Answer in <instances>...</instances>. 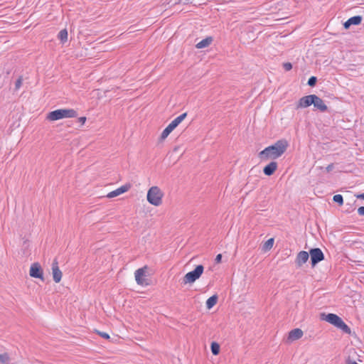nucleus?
Listing matches in <instances>:
<instances>
[{
    "instance_id": "14",
    "label": "nucleus",
    "mask_w": 364,
    "mask_h": 364,
    "mask_svg": "<svg viewBox=\"0 0 364 364\" xmlns=\"http://www.w3.org/2000/svg\"><path fill=\"white\" fill-rule=\"evenodd\" d=\"M363 17L361 16H354L348 18L344 23L343 27L345 29L350 28V26H358L361 23Z\"/></svg>"
},
{
    "instance_id": "21",
    "label": "nucleus",
    "mask_w": 364,
    "mask_h": 364,
    "mask_svg": "<svg viewBox=\"0 0 364 364\" xmlns=\"http://www.w3.org/2000/svg\"><path fill=\"white\" fill-rule=\"evenodd\" d=\"M58 36L63 43H65L68 41V31L65 28L61 30Z\"/></svg>"
},
{
    "instance_id": "30",
    "label": "nucleus",
    "mask_w": 364,
    "mask_h": 364,
    "mask_svg": "<svg viewBox=\"0 0 364 364\" xmlns=\"http://www.w3.org/2000/svg\"><path fill=\"white\" fill-rule=\"evenodd\" d=\"M221 259H222V255L221 254H218L215 259V261L216 263H220L221 262Z\"/></svg>"
},
{
    "instance_id": "3",
    "label": "nucleus",
    "mask_w": 364,
    "mask_h": 364,
    "mask_svg": "<svg viewBox=\"0 0 364 364\" xmlns=\"http://www.w3.org/2000/svg\"><path fill=\"white\" fill-rule=\"evenodd\" d=\"M77 115V112L73 109H59L49 112L47 119L56 121L64 118L75 117Z\"/></svg>"
},
{
    "instance_id": "5",
    "label": "nucleus",
    "mask_w": 364,
    "mask_h": 364,
    "mask_svg": "<svg viewBox=\"0 0 364 364\" xmlns=\"http://www.w3.org/2000/svg\"><path fill=\"white\" fill-rule=\"evenodd\" d=\"M204 271V267L202 264L197 265L196 268L185 274L183 279V283L192 284L198 279Z\"/></svg>"
},
{
    "instance_id": "34",
    "label": "nucleus",
    "mask_w": 364,
    "mask_h": 364,
    "mask_svg": "<svg viewBox=\"0 0 364 364\" xmlns=\"http://www.w3.org/2000/svg\"><path fill=\"white\" fill-rule=\"evenodd\" d=\"M356 197L358 198H360V199L364 200V193L358 194V195L356 196Z\"/></svg>"
},
{
    "instance_id": "7",
    "label": "nucleus",
    "mask_w": 364,
    "mask_h": 364,
    "mask_svg": "<svg viewBox=\"0 0 364 364\" xmlns=\"http://www.w3.org/2000/svg\"><path fill=\"white\" fill-rule=\"evenodd\" d=\"M311 263L312 267H315L318 262L324 259V255L320 248H312L309 250Z\"/></svg>"
},
{
    "instance_id": "2",
    "label": "nucleus",
    "mask_w": 364,
    "mask_h": 364,
    "mask_svg": "<svg viewBox=\"0 0 364 364\" xmlns=\"http://www.w3.org/2000/svg\"><path fill=\"white\" fill-rule=\"evenodd\" d=\"M321 316L322 319L341 329L343 332L347 334L351 333L350 327L338 315L335 314H328L326 315L323 314Z\"/></svg>"
},
{
    "instance_id": "25",
    "label": "nucleus",
    "mask_w": 364,
    "mask_h": 364,
    "mask_svg": "<svg viewBox=\"0 0 364 364\" xmlns=\"http://www.w3.org/2000/svg\"><path fill=\"white\" fill-rule=\"evenodd\" d=\"M316 82L317 78L315 76H311V77L309 78L307 84L310 87H314L316 84Z\"/></svg>"
},
{
    "instance_id": "19",
    "label": "nucleus",
    "mask_w": 364,
    "mask_h": 364,
    "mask_svg": "<svg viewBox=\"0 0 364 364\" xmlns=\"http://www.w3.org/2000/svg\"><path fill=\"white\" fill-rule=\"evenodd\" d=\"M217 301H218V296L215 294L211 296L206 301V308L208 309H212L216 304Z\"/></svg>"
},
{
    "instance_id": "28",
    "label": "nucleus",
    "mask_w": 364,
    "mask_h": 364,
    "mask_svg": "<svg viewBox=\"0 0 364 364\" xmlns=\"http://www.w3.org/2000/svg\"><path fill=\"white\" fill-rule=\"evenodd\" d=\"M283 68L285 70L289 71L292 69V65L291 63H285L283 64Z\"/></svg>"
},
{
    "instance_id": "6",
    "label": "nucleus",
    "mask_w": 364,
    "mask_h": 364,
    "mask_svg": "<svg viewBox=\"0 0 364 364\" xmlns=\"http://www.w3.org/2000/svg\"><path fill=\"white\" fill-rule=\"evenodd\" d=\"M187 113L184 112L180 116L174 119L162 132L161 134V139H165L170 133L178 127V125L186 117Z\"/></svg>"
},
{
    "instance_id": "17",
    "label": "nucleus",
    "mask_w": 364,
    "mask_h": 364,
    "mask_svg": "<svg viewBox=\"0 0 364 364\" xmlns=\"http://www.w3.org/2000/svg\"><path fill=\"white\" fill-rule=\"evenodd\" d=\"M303 336V331L300 328H294L289 331L287 340L294 341L301 338Z\"/></svg>"
},
{
    "instance_id": "27",
    "label": "nucleus",
    "mask_w": 364,
    "mask_h": 364,
    "mask_svg": "<svg viewBox=\"0 0 364 364\" xmlns=\"http://www.w3.org/2000/svg\"><path fill=\"white\" fill-rule=\"evenodd\" d=\"M22 81H23V79H22V77L20 76L16 81L15 82V89L16 90H18L21 85H22Z\"/></svg>"
},
{
    "instance_id": "11",
    "label": "nucleus",
    "mask_w": 364,
    "mask_h": 364,
    "mask_svg": "<svg viewBox=\"0 0 364 364\" xmlns=\"http://www.w3.org/2000/svg\"><path fill=\"white\" fill-rule=\"evenodd\" d=\"M52 274L54 282L55 283L60 282L63 274L60 269H59L58 262L56 259H55L52 263Z\"/></svg>"
},
{
    "instance_id": "24",
    "label": "nucleus",
    "mask_w": 364,
    "mask_h": 364,
    "mask_svg": "<svg viewBox=\"0 0 364 364\" xmlns=\"http://www.w3.org/2000/svg\"><path fill=\"white\" fill-rule=\"evenodd\" d=\"M9 356L7 353L0 354V363L2 364L7 363L9 361Z\"/></svg>"
},
{
    "instance_id": "16",
    "label": "nucleus",
    "mask_w": 364,
    "mask_h": 364,
    "mask_svg": "<svg viewBox=\"0 0 364 364\" xmlns=\"http://www.w3.org/2000/svg\"><path fill=\"white\" fill-rule=\"evenodd\" d=\"M277 167L278 164L276 161H271L269 164L264 167L263 173L264 175L270 176L274 174V173L277 169Z\"/></svg>"
},
{
    "instance_id": "18",
    "label": "nucleus",
    "mask_w": 364,
    "mask_h": 364,
    "mask_svg": "<svg viewBox=\"0 0 364 364\" xmlns=\"http://www.w3.org/2000/svg\"><path fill=\"white\" fill-rule=\"evenodd\" d=\"M213 40V39L212 37L208 36V37L205 38V39H203L202 41H200L199 43H198L196 46L197 48H206L212 43Z\"/></svg>"
},
{
    "instance_id": "32",
    "label": "nucleus",
    "mask_w": 364,
    "mask_h": 364,
    "mask_svg": "<svg viewBox=\"0 0 364 364\" xmlns=\"http://www.w3.org/2000/svg\"><path fill=\"white\" fill-rule=\"evenodd\" d=\"M346 364H358L357 362H355V360H350V358H348L346 361Z\"/></svg>"
},
{
    "instance_id": "13",
    "label": "nucleus",
    "mask_w": 364,
    "mask_h": 364,
    "mask_svg": "<svg viewBox=\"0 0 364 364\" xmlns=\"http://www.w3.org/2000/svg\"><path fill=\"white\" fill-rule=\"evenodd\" d=\"M130 188H131V184H129V183L124 184V185L122 186L121 187L117 188L116 190L109 192L107 194V197L111 198L118 196L120 194H122V193L128 191L130 189Z\"/></svg>"
},
{
    "instance_id": "26",
    "label": "nucleus",
    "mask_w": 364,
    "mask_h": 364,
    "mask_svg": "<svg viewBox=\"0 0 364 364\" xmlns=\"http://www.w3.org/2000/svg\"><path fill=\"white\" fill-rule=\"evenodd\" d=\"M95 332L103 338H105L107 340L110 338L109 335L106 332L100 331L98 330H95Z\"/></svg>"
},
{
    "instance_id": "8",
    "label": "nucleus",
    "mask_w": 364,
    "mask_h": 364,
    "mask_svg": "<svg viewBox=\"0 0 364 364\" xmlns=\"http://www.w3.org/2000/svg\"><path fill=\"white\" fill-rule=\"evenodd\" d=\"M29 274L31 277L41 279V280H43V269L38 262H35L31 264Z\"/></svg>"
},
{
    "instance_id": "12",
    "label": "nucleus",
    "mask_w": 364,
    "mask_h": 364,
    "mask_svg": "<svg viewBox=\"0 0 364 364\" xmlns=\"http://www.w3.org/2000/svg\"><path fill=\"white\" fill-rule=\"evenodd\" d=\"M309 258V252L306 251H301L297 254L296 257L295 263L297 267H301L305 264Z\"/></svg>"
},
{
    "instance_id": "1",
    "label": "nucleus",
    "mask_w": 364,
    "mask_h": 364,
    "mask_svg": "<svg viewBox=\"0 0 364 364\" xmlns=\"http://www.w3.org/2000/svg\"><path fill=\"white\" fill-rule=\"evenodd\" d=\"M288 145V141L286 139L278 140L274 144L269 146L261 151L259 153L258 156L261 161H267L269 159H277L286 151Z\"/></svg>"
},
{
    "instance_id": "29",
    "label": "nucleus",
    "mask_w": 364,
    "mask_h": 364,
    "mask_svg": "<svg viewBox=\"0 0 364 364\" xmlns=\"http://www.w3.org/2000/svg\"><path fill=\"white\" fill-rule=\"evenodd\" d=\"M358 213L360 215H364V206H361L358 209Z\"/></svg>"
},
{
    "instance_id": "9",
    "label": "nucleus",
    "mask_w": 364,
    "mask_h": 364,
    "mask_svg": "<svg viewBox=\"0 0 364 364\" xmlns=\"http://www.w3.org/2000/svg\"><path fill=\"white\" fill-rule=\"evenodd\" d=\"M146 269L147 267L144 266V267L139 268L137 270H136L134 273L136 282L139 285L148 284V283L146 282V279L144 278Z\"/></svg>"
},
{
    "instance_id": "15",
    "label": "nucleus",
    "mask_w": 364,
    "mask_h": 364,
    "mask_svg": "<svg viewBox=\"0 0 364 364\" xmlns=\"http://www.w3.org/2000/svg\"><path fill=\"white\" fill-rule=\"evenodd\" d=\"M314 102L312 105L315 108L323 112L327 111V106L325 105L322 99L316 95H314Z\"/></svg>"
},
{
    "instance_id": "20",
    "label": "nucleus",
    "mask_w": 364,
    "mask_h": 364,
    "mask_svg": "<svg viewBox=\"0 0 364 364\" xmlns=\"http://www.w3.org/2000/svg\"><path fill=\"white\" fill-rule=\"evenodd\" d=\"M274 238H269L262 245V250L264 252L269 251L272 249L274 245Z\"/></svg>"
},
{
    "instance_id": "22",
    "label": "nucleus",
    "mask_w": 364,
    "mask_h": 364,
    "mask_svg": "<svg viewBox=\"0 0 364 364\" xmlns=\"http://www.w3.org/2000/svg\"><path fill=\"white\" fill-rule=\"evenodd\" d=\"M211 352L214 355H217L220 352V346L216 342H213L210 345Z\"/></svg>"
},
{
    "instance_id": "33",
    "label": "nucleus",
    "mask_w": 364,
    "mask_h": 364,
    "mask_svg": "<svg viewBox=\"0 0 364 364\" xmlns=\"http://www.w3.org/2000/svg\"><path fill=\"white\" fill-rule=\"evenodd\" d=\"M333 168V164H329L327 167H326V171L328 172L332 171V169Z\"/></svg>"
},
{
    "instance_id": "23",
    "label": "nucleus",
    "mask_w": 364,
    "mask_h": 364,
    "mask_svg": "<svg viewBox=\"0 0 364 364\" xmlns=\"http://www.w3.org/2000/svg\"><path fill=\"white\" fill-rule=\"evenodd\" d=\"M333 200L335 203H338L339 205H341L343 204V198L340 194L335 195L333 198Z\"/></svg>"
},
{
    "instance_id": "4",
    "label": "nucleus",
    "mask_w": 364,
    "mask_h": 364,
    "mask_svg": "<svg viewBox=\"0 0 364 364\" xmlns=\"http://www.w3.org/2000/svg\"><path fill=\"white\" fill-rule=\"evenodd\" d=\"M163 196L164 193L158 186H152L149 189L146 198L150 204L159 206L162 203Z\"/></svg>"
},
{
    "instance_id": "31",
    "label": "nucleus",
    "mask_w": 364,
    "mask_h": 364,
    "mask_svg": "<svg viewBox=\"0 0 364 364\" xmlns=\"http://www.w3.org/2000/svg\"><path fill=\"white\" fill-rule=\"evenodd\" d=\"M86 121L85 117H81L78 118V122L81 123V124H83Z\"/></svg>"
},
{
    "instance_id": "10",
    "label": "nucleus",
    "mask_w": 364,
    "mask_h": 364,
    "mask_svg": "<svg viewBox=\"0 0 364 364\" xmlns=\"http://www.w3.org/2000/svg\"><path fill=\"white\" fill-rule=\"evenodd\" d=\"M314 95H309L302 97L301 98L299 99L296 105V109L306 108L311 106L314 102Z\"/></svg>"
}]
</instances>
